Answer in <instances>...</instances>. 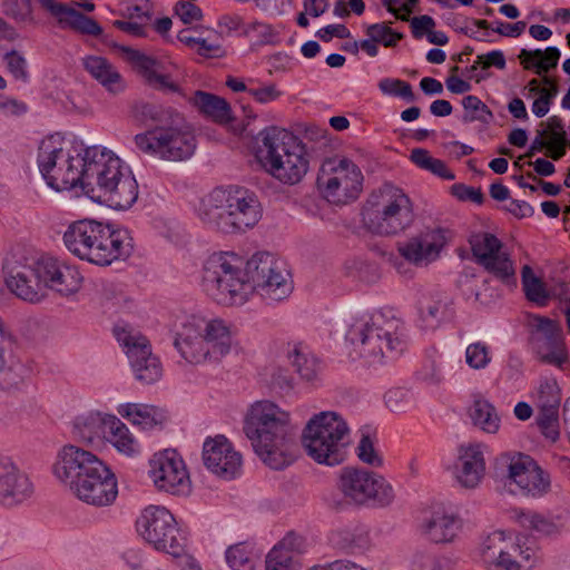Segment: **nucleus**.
<instances>
[{"label":"nucleus","instance_id":"c85d7f7f","mask_svg":"<svg viewBox=\"0 0 570 570\" xmlns=\"http://www.w3.org/2000/svg\"><path fill=\"white\" fill-rule=\"evenodd\" d=\"M202 332L209 352L210 361H219L232 350V334L223 320L206 321L202 318Z\"/></svg>","mask_w":570,"mask_h":570},{"label":"nucleus","instance_id":"bf43d9fd","mask_svg":"<svg viewBox=\"0 0 570 570\" xmlns=\"http://www.w3.org/2000/svg\"><path fill=\"white\" fill-rule=\"evenodd\" d=\"M541 407H559L561 396L556 381H546L539 389Z\"/></svg>","mask_w":570,"mask_h":570},{"label":"nucleus","instance_id":"dca6fc26","mask_svg":"<svg viewBox=\"0 0 570 570\" xmlns=\"http://www.w3.org/2000/svg\"><path fill=\"white\" fill-rule=\"evenodd\" d=\"M135 144L145 154L171 161L190 157L196 147L194 135L174 125L156 126L138 134L135 136Z\"/></svg>","mask_w":570,"mask_h":570},{"label":"nucleus","instance_id":"3c124183","mask_svg":"<svg viewBox=\"0 0 570 570\" xmlns=\"http://www.w3.org/2000/svg\"><path fill=\"white\" fill-rule=\"evenodd\" d=\"M558 407H541L537 417V424L541 433L552 442L559 438Z\"/></svg>","mask_w":570,"mask_h":570},{"label":"nucleus","instance_id":"f3484780","mask_svg":"<svg viewBox=\"0 0 570 570\" xmlns=\"http://www.w3.org/2000/svg\"><path fill=\"white\" fill-rule=\"evenodd\" d=\"M3 272L8 289L18 298L37 304L46 297L40 273V257L12 256L6 259Z\"/></svg>","mask_w":570,"mask_h":570},{"label":"nucleus","instance_id":"f257e3e1","mask_svg":"<svg viewBox=\"0 0 570 570\" xmlns=\"http://www.w3.org/2000/svg\"><path fill=\"white\" fill-rule=\"evenodd\" d=\"M283 263L269 253H256L246 263L234 253L210 255L203 268L204 291L222 305H240L250 293L281 302L292 292Z\"/></svg>","mask_w":570,"mask_h":570},{"label":"nucleus","instance_id":"f704fd0d","mask_svg":"<svg viewBox=\"0 0 570 570\" xmlns=\"http://www.w3.org/2000/svg\"><path fill=\"white\" fill-rule=\"evenodd\" d=\"M119 414L132 424L149 430L161 422L157 407L140 403H126L119 406Z\"/></svg>","mask_w":570,"mask_h":570},{"label":"nucleus","instance_id":"37998d69","mask_svg":"<svg viewBox=\"0 0 570 570\" xmlns=\"http://www.w3.org/2000/svg\"><path fill=\"white\" fill-rule=\"evenodd\" d=\"M2 13L20 24H36L31 0H2Z\"/></svg>","mask_w":570,"mask_h":570},{"label":"nucleus","instance_id":"a211bd4d","mask_svg":"<svg viewBox=\"0 0 570 570\" xmlns=\"http://www.w3.org/2000/svg\"><path fill=\"white\" fill-rule=\"evenodd\" d=\"M114 333L128 357L135 379L145 385L159 381L163 376V365L159 357L153 353L148 338L118 327Z\"/></svg>","mask_w":570,"mask_h":570},{"label":"nucleus","instance_id":"8fccbe9b","mask_svg":"<svg viewBox=\"0 0 570 570\" xmlns=\"http://www.w3.org/2000/svg\"><path fill=\"white\" fill-rule=\"evenodd\" d=\"M490 347L483 342H475L468 345L465 351V362L474 370L485 368L491 362Z\"/></svg>","mask_w":570,"mask_h":570},{"label":"nucleus","instance_id":"4c0bfd02","mask_svg":"<svg viewBox=\"0 0 570 570\" xmlns=\"http://www.w3.org/2000/svg\"><path fill=\"white\" fill-rule=\"evenodd\" d=\"M470 417L475 426L487 433H497L500 429V417L488 400H475L470 407Z\"/></svg>","mask_w":570,"mask_h":570},{"label":"nucleus","instance_id":"a878e982","mask_svg":"<svg viewBox=\"0 0 570 570\" xmlns=\"http://www.w3.org/2000/svg\"><path fill=\"white\" fill-rule=\"evenodd\" d=\"M124 52L127 60L149 87L161 91H179V86L171 81L168 75L160 72L163 65L159 60L131 48H125Z\"/></svg>","mask_w":570,"mask_h":570},{"label":"nucleus","instance_id":"774afa93","mask_svg":"<svg viewBox=\"0 0 570 570\" xmlns=\"http://www.w3.org/2000/svg\"><path fill=\"white\" fill-rule=\"evenodd\" d=\"M351 268H353V271L348 274L361 281L371 282L377 276L376 266L362 261L353 262V266Z\"/></svg>","mask_w":570,"mask_h":570},{"label":"nucleus","instance_id":"c756f323","mask_svg":"<svg viewBox=\"0 0 570 570\" xmlns=\"http://www.w3.org/2000/svg\"><path fill=\"white\" fill-rule=\"evenodd\" d=\"M112 415L101 413H88L77 416L73 422L72 434L83 443H99L107 438V431L110 425L109 419Z\"/></svg>","mask_w":570,"mask_h":570},{"label":"nucleus","instance_id":"20e7f679","mask_svg":"<svg viewBox=\"0 0 570 570\" xmlns=\"http://www.w3.org/2000/svg\"><path fill=\"white\" fill-rule=\"evenodd\" d=\"M60 134L43 138L38 147L37 164L47 185L57 191L80 187L85 193L88 178L86 171L99 155V146L86 147L82 140L73 139L71 149L65 148Z\"/></svg>","mask_w":570,"mask_h":570},{"label":"nucleus","instance_id":"338daca9","mask_svg":"<svg viewBox=\"0 0 570 570\" xmlns=\"http://www.w3.org/2000/svg\"><path fill=\"white\" fill-rule=\"evenodd\" d=\"M316 37L324 42H330L333 37H337L340 39L350 38L351 31L345 24H327L326 27L317 30Z\"/></svg>","mask_w":570,"mask_h":570},{"label":"nucleus","instance_id":"c03bdc74","mask_svg":"<svg viewBox=\"0 0 570 570\" xmlns=\"http://www.w3.org/2000/svg\"><path fill=\"white\" fill-rule=\"evenodd\" d=\"M515 517L524 529L534 530L544 535H551L558 531V527L552 520L537 512L521 510L515 512Z\"/></svg>","mask_w":570,"mask_h":570},{"label":"nucleus","instance_id":"7c9ffc66","mask_svg":"<svg viewBox=\"0 0 570 570\" xmlns=\"http://www.w3.org/2000/svg\"><path fill=\"white\" fill-rule=\"evenodd\" d=\"M365 35L367 38L362 40L361 49L371 58L379 55V45L394 48L404 38L402 32L392 29L386 22L365 26Z\"/></svg>","mask_w":570,"mask_h":570},{"label":"nucleus","instance_id":"bb28decb","mask_svg":"<svg viewBox=\"0 0 570 570\" xmlns=\"http://www.w3.org/2000/svg\"><path fill=\"white\" fill-rule=\"evenodd\" d=\"M83 69L107 91L119 94L126 83L117 68L105 57L87 56L82 59Z\"/></svg>","mask_w":570,"mask_h":570},{"label":"nucleus","instance_id":"de8ad7c7","mask_svg":"<svg viewBox=\"0 0 570 570\" xmlns=\"http://www.w3.org/2000/svg\"><path fill=\"white\" fill-rule=\"evenodd\" d=\"M379 89L383 95L400 97L406 102H414L416 100L412 86L405 80L383 78L379 82Z\"/></svg>","mask_w":570,"mask_h":570},{"label":"nucleus","instance_id":"6e6d98bb","mask_svg":"<svg viewBox=\"0 0 570 570\" xmlns=\"http://www.w3.org/2000/svg\"><path fill=\"white\" fill-rule=\"evenodd\" d=\"M537 465V462L530 455L518 453L512 456L508 465V478L510 480V484H512L517 479L522 478L524 473Z\"/></svg>","mask_w":570,"mask_h":570},{"label":"nucleus","instance_id":"4be33fe9","mask_svg":"<svg viewBox=\"0 0 570 570\" xmlns=\"http://www.w3.org/2000/svg\"><path fill=\"white\" fill-rule=\"evenodd\" d=\"M40 273L43 289L50 288L62 296L72 295L81 287L82 276L78 268L53 256L40 257Z\"/></svg>","mask_w":570,"mask_h":570},{"label":"nucleus","instance_id":"79ce46f5","mask_svg":"<svg viewBox=\"0 0 570 570\" xmlns=\"http://www.w3.org/2000/svg\"><path fill=\"white\" fill-rule=\"evenodd\" d=\"M521 278L525 297L540 306L546 305L549 298L546 286L529 265L522 267Z\"/></svg>","mask_w":570,"mask_h":570},{"label":"nucleus","instance_id":"39448f33","mask_svg":"<svg viewBox=\"0 0 570 570\" xmlns=\"http://www.w3.org/2000/svg\"><path fill=\"white\" fill-rule=\"evenodd\" d=\"M67 249L78 258L99 266L128 258L134 249L130 233L94 219L71 223L63 233Z\"/></svg>","mask_w":570,"mask_h":570},{"label":"nucleus","instance_id":"b1692460","mask_svg":"<svg viewBox=\"0 0 570 570\" xmlns=\"http://www.w3.org/2000/svg\"><path fill=\"white\" fill-rule=\"evenodd\" d=\"M444 245V232L441 228H434L400 243L397 250L407 262L421 265L436 259Z\"/></svg>","mask_w":570,"mask_h":570},{"label":"nucleus","instance_id":"e2e57ef3","mask_svg":"<svg viewBox=\"0 0 570 570\" xmlns=\"http://www.w3.org/2000/svg\"><path fill=\"white\" fill-rule=\"evenodd\" d=\"M266 570H297L291 557L279 554L278 549H272L266 557Z\"/></svg>","mask_w":570,"mask_h":570},{"label":"nucleus","instance_id":"49530a36","mask_svg":"<svg viewBox=\"0 0 570 570\" xmlns=\"http://www.w3.org/2000/svg\"><path fill=\"white\" fill-rule=\"evenodd\" d=\"M448 302L438 298L426 304H421L419 307L420 320L425 328H435L441 320L445 316Z\"/></svg>","mask_w":570,"mask_h":570},{"label":"nucleus","instance_id":"a18cd8bd","mask_svg":"<svg viewBox=\"0 0 570 570\" xmlns=\"http://www.w3.org/2000/svg\"><path fill=\"white\" fill-rule=\"evenodd\" d=\"M462 106L465 110V115L463 116L464 122L480 121L482 124H489L493 118L490 108L476 96L470 95L464 97L462 99Z\"/></svg>","mask_w":570,"mask_h":570},{"label":"nucleus","instance_id":"13d9d810","mask_svg":"<svg viewBox=\"0 0 570 570\" xmlns=\"http://www.w3.org/2000/svg\"><path fill=\"white\" fill-rule=\"evenodd\" d=\"M3 59L8 70L17 80H28L27 61L22 55L17 50H11L4 55Z\"/></svg>","mask_w":570,"mask_h":570},{"label":"nucleus","instance_id":"5701e85b","mask_svg":"<svg viewBox=\"0 0 570 570\" xmlns=\"http://www.w3.org/2000/svg\"><path fill=\"white\" fill-rule=\"evenodd\" d=\"M33 484L11 459L0 456V502L13 507L31 498Z\"/></svg>","mask_w":570,"mask_h":570},{"label":"nucleus","instance_id":"9d476101","mask_svg":"<svg viewBox=\"0 0 570 570\" xmlns=\"http://www.w3.org/2000/svg\"><path fill=\"white\" fill-rule=\"evenodd\" d=\"M307 455L318 464L335 466L346 458L350 429L345 420L333 411L314 414L302 433Z\"/></svg>","mask_w":570,"mask_h":570},{"label":"nucleus","instance_id":"69168bd1","mask_svg":"<svg viewBox=\"0 0 570 570\" xmlns=\"http://www.w3.org/2000/svg\"><path fill=\"white\" fill-rule=\"evenodd\" d=\"M411 32L415 39H421L424 35L435 27V21L431 16L423 14L411 19Z\"/></svg>","mask_w":570,"mask_h":570},{"label":"nucleus","instance_id":"7ed1b4c3","mask_svg":"<svg viewBox=\"0 0 570 570\" xmlns=\"http://www.w3.org/2000/svg\"><path fill=\"white\" fill-rule=\"evenodd\" d=\"M244 433L255 453L273 470L293 463L297 449L296 429L289 414L269 401L255 403L246 415Z\"/></svg>","mask_w":570,"mask_h":570},{"label":"nucleus","instance_id":"473e14b6","mask_svg":"<svg viewBox=\"0 0 570 570\" xmlns=\"http://www.w3.org/2000/svg\"><path fill=\"white\" fill-rule=\"evenodd\" d=\"M560 56L557 47H548L544 51L521 49L518 58L525 70L535 69L537 75H542L557 68Z\"/></svg>","mask_w":570,"mask_h":570},{"label":"nucleus","instance_id":"393cba45","mask_svg":"<svg viewBox=\"0 0 570 570\" xmlns=\"http://www.w3.org/2000/svg\"><path fill=\"white\" fill-rule=\"evenodd\" d=\"M202 327V318L194 316L181 324L174 337L175 348L191 364L210 361Z\"/></svg>","mask_w":570,"mask_h":570},{"label":"nucleus","instance_id":"2f4dec72","mask_svg":"<svg viewBox=\"0 0 570 570\" xmlns=\"http://www.w3.org/2000/svg\"><path fill=\"white\" fill-rule=\"evenodd\" d=\"M423 533L435 543L450 542L459 529L455 515L435 511L422 525Z\"/></svg>","mask_w":570,"mask_h":570},{"label":"nucleus","instance_id":"aec40b11","mask_svg":"<svg viewBox=\"0 0 570 570\" xmlns=\"http://www.w3.org/2000/svg\"><path fill=\"white\" fill-rule=\"evenodd\" d=\"M149 474L156 488L174 495L189 491V476L183 459L175 450H165L150 459Z\"/></svg>","mask_w":570,"mask_h":570},{"label":"nucleus","instance_id":"09e8293b","mask_svg":"<svg viewBox=\"0 0 570 570\" xmlns=\"http://www.w3.org/2000/svg\"><path fill=\"white\" fill-rule=\"evenodd\" d=\"M511 542L507 541L503 531H494L489 534L481 544V554L483 560L488 563L494 561L499 554L503 553L504 549L510 548Z\"/></svg>","mask_w":570,"mask_h":570},{"label":"nucleus","instance_id":"423d86ee","mask_svg":"<svg viewBox=\"0 0 570 570\" xmlns=\"http://www.w3.org/2000/svg\"><path fill=\"white\" fill-rule=\"evenodd\" d=\"M197 216L208 227L232 234L255 226L262 208L257 196L244 187H218L200 199Z\"/></svg>","mask_w":570,"mask_h":570},{"label":"nucleus","instance_id":"a19ab883","mask_svg":"<svg viewBox=\"0 0 570 570\" xmlns=\"http://www.w3.org/2000/svg\"><path fill=\"white\" fill-rule=\"evenodd\" d=\"M59 23L81 35L99 37L102 33V28L95 19L70 7L65 16L59 19Z\"/></svg>","mask_w":570,"mask_h":570},{"label":"nucleus","instance_id":"f8f14e48","mask_svg":"<svg viewBox=\"0 0 570 570\" xmlns=\"http://www.w3.org/2000/svg\"><path fill=\"white\" fill-rule=\"evenodd\" d=\"M336 488L344 503L354 505L389 507L395 499L393 487L384 476L360 468L345 466L340 471ZM337 508L341 501H334Z\"/></svg>","mask_w":570,"mask_h":570},{"label":"nucleus","instance_id":"58836bf2","mask_svg":"<svg viewBox=\"0 0 570 570\" xmlns=\"http://www.w3.org/2000/svg\"><path fill=\"white\" fill-rule=\"evenodd\" d=\"M523 494H530L532 497H541L549 491L550 479L549 474L546 473L539 465L532 468L513 482Z\"/></svg>","mask_w":570,"mask_h":570},{"label":"nucleus","instance_id":"c9c22d12","mask_svg":"<svg viewBox=\"0 0 570 570\" xmlns=\"http://www.w3.org/2000/svg\"><path fill=\"white\" fill-rule=\"evenodd\" d=\"M110 425L107 431V440L118 452L131 456L139 452V445L129 432V429L115 415L109 419Z\"/></svg>","mask_w":570,"mask_h":570},{"label":"nucleus","instance_id":"4468645a","mask_svg":"<svg viewBox=\"0 0 570 570\" xmlns=\"http://www.w3.org/2000/svg\"><path fill=\"white\" fill-rule=\"evenodd\" d=\"M529 345L537 358L563 370L570 356L561 323L539 314H528Z\"/></svg>","mask_w":570,"mask_h":570},{"label":"nucleus","instance_id":"680f3d73","mask_svg":"<svg viewBox=\"0 0 570 570\" xmlns=\"http://www.w3.org/2000/svg\"><path fill=\"white\" fill-rule=\"evenodd\" d=\"M476 63L480 65V69L484 72V70L491 67L503 70L507 66V60L503 51L492 50L488 53L478 55Z\"/></svg>","mask_w":570,"mask_h":570},{"label":"nucleus","instance_id":"ea45409f","mask_svg":"<svg viewBox=\"0 0 570 570\" xmlns=\"http://www.w3.org/2000/svg\"><path fill=\"white\" fill-rule=\"evenodd\" d=\"M225 558L233 570H255L256 568L257 556L253 546L247 542L230 546L225 552Z\"/></svg>","mask_w":570,"mask_h":570},{"label":"nucleus","instance_id":"e433bc0d","mask_svg":"<svg viewBox=\"0 0 570 570\" xmlns=\"http://www.w3.org/2000/svg\"><path fill=\"white\" fill-rule=\"evenodd\" d=\"M291 363L302 380L314 383L318 379L321 370L318 360L307 347L297 345L288 353Z\"/></svg>","mask_w":570,"mask_h":570},{"label":"nucleus","instance_id":"864d4df0","mask_svg":"<svg viewBox=\"0 0 570 570\" xmlns=\"http://www.w3.org/2000/svg\"><path fill=\"white\" fill-rule=\"evenodd\" d=\"M273 549H278L279 554L291 557L293 561L305 550V539L294 532H288Z\"/></svg>","mask_w":570,"mask_h":570},{"label":"nucleus","instance_id":"6ab92c4d","mask_svg":"<svg viewBox=\"0 0 570 570\" xmlns=\"http://www.w3.org/2000/svg\"><path fill=\"white\" fill-rule=\"evenodd\" d=\"M476 264L505 285H515V269L507 254H501V240L490 233L472 234L469 238Z\"/></svg>","mask_w":570,"mask_h":570},{"label":"nucleus","instance_id":"ddd939ff","mask_svg":"<svg viewBox=\"0 0 570 570\" xmlns=\"http://www.w3.org/2000/svg\"><path fill=\"white\" fill-rule=\"evenodd\" d=\"M139 535L155 550L180 558L186 554L187 533L165 507L145 508L136 521Z\"/></svg>","mask_w":570,"mask_h":570},{"label":"nucleus","instance_id":"f03ea898","mask_svg":"<svg viewBox=\"0 0 570 570\" xmlns=\"http://www.w3.org/2000/svg\"><path fill=\"white\" fill-rule=\"evenodd\" d=\"M55 476L80 501L108 507L118 495L117 479L110 468L94 453L65 445L52 465Z\"/></svg>","mask_w":570,"mask_h":570},{"label":"nucleus","instance_id":"6e6552de","mask_svg":"<svg viewBox=\"0 0 570 570\" xmlns=\"http://www.w3.org/2000/svg\"><path fill=\"white\" fill-rule=\"evenodd\" d=\"M256 158L262 167L283 184L295 185L308 171L306 146L291 131L275 126L259 131Z\"/></svg>","mask_w":570,"mask_h":570},{"label":"nucleus","instance_id":"603ef678","mask_svg":"<svg viewBox=\"0 0 570 570\" xmlns=\"http://www.w3.org/2000/svg\"><path fill=\"white\" fill-rule=\"evenodd\" d=\"M357 456L363 462L371 466H382L383 459L374 448V440L370 432H362L361 440L356 448Z\"/></svg>","mask_w":570,"mask_h":570},{"label":"nucleus","instance_id":"0eeeda50","mask_svg":"<svg viewBox=\"0 0 570 570\" xmlns=\"http://www.w3.org/2000/svg\"><path fill=\"white\" fill-rule=\"evenodd\" d=\"M88 181L85 193L90 199L107 203L109 207L126 210L132 207L139 195L138 183L131 170L114 153L99 147V155L86 171Z\"/></svg>","mask_w":570,"mask_h":570},{"label":"nucleus","instance_id":"cd10ccee","mask_svg":"<svg viewBox=\"0 0 570 570\" xmlns=\"http://www.w3.org/2000/svg\"><path fill=\"white\" fill-rule=\"evenodd\" d=\"M485 470L483 452L480 445L461 449L456 465V480L464 488H475Z\"/></svg>","mask_w":570,"mask_h":570},{"label":"nucleus","instance_id":"412c9836","mask_svg":"<svg viewBox=\"0 0 570 570\" xmlns=\"http://www.w3.org/2000/svg\"><path fill=\"white\" fill-rule=\"evenodd\" d=\"M205 466L223 480H234L242 474V454L234 450L225 435L207 438L203 444Z\"/></svg>","mask_w":570,"mask_h":570},{"label":"nucleus","instance_id":"9b49d317","mask_svg":"<svg viewBox=\"0 0 570 570\" xmlns=\"http://www.w3.org/2000/svg\"><path fill=\"white\" fill-rule=\"evenodd\" d=\"M413 204L410 197L391 184L383 185L371 194L363 210L362 220L372 234L396 235L414 222Z\"/></svg>","mask_w":570,"mask_h":570},{"label":"nucleus","instance_id":"052dcab7","mask_svg":"<svg viewBox=\"0 0 570 570\" xmlns=\"http://www.w3.org/2000/svg\"><path fill=\"white\" fill-rule=\"evenodd\" d=\"M451 193L462 202L470 200L478 205H482L484 203V195L481 188H474L459 183L451 186Z\"/></svg>","mask_w":570,"mask_h":570},{"label":"nucleus","instance_id":"1a4fd4ad","mask_svg":"<svg viewBox=\"0 0 570 570\" xmlns=\"http://www.w3.org/2000/svg\"><path fill=\"white\" fill-rule=\"evenodd\" d=\"M404 330V323L400 318L380 311L355 320L346 333V340L360 356L382 358L386 352H403Z\"/></svg>","mask_w":570,"mask_h":570},{"label":"nucleus","instance_id":"0e129e2a","mask_svg":"<svg viewBox=\"0 0 570 570\" xmlns=\"http://www.w3.org/2000/svg\"><path fill=\"white\" fill-rule=\"evenodd\" d=\"M247 92L259 104L274 101L282 95L274 83L258 88H249Z\"/></svg>","mask_w":570,"mask_h":570},{"label":"nucleus","instance_id":"72a5a7b5","mask_svg":"<svg viewBox=\"0 0 570 570\" xmlns=\"http://www.w3.org/2000/svg\"><path fill=\"white\" fill-rule=\"evenodd\" d=\"M193 102L200 112L219 124H227L233 120L229 104L219 96L197 90L194 95Z\"/></svg>","mask_w":570,"mask_h":570},{"label":"nucleus","instance_id":"4d7b16f0","mask_svg":"<svg viewBox=\"0 0 570 570\" xmlns=\"http://www.w3.org/2000/svg\"><path fill=\"white\" fill-rule=\"evenodd\" d=\"M174 12L184 24H190L200 21L204 17L202 9L190 0H180L176 2Z\"/></svg>","mask_w":570,"mask_h":570},{"label":"nucleus","instance_id":"2eb2a0df","mask_svg":"<svg viewBox=\"0 0 570 570\" xmlns=\"http://www.w3.org/2000/svg\"><path fill=\"white\" fill-rule=\"evenodd\" d=\"M362 181L360 168L346 158L325 159L316 179L324 197L336 205L355 200L362 191Z\"/></svg>","mask_w":570,"mask_h":570},{"label":"nucleus","instance_id":"5fc2aeb1","mask_svg":"<svg viewBox=\"0 0 570 570\" xmlns=\"http://www.w3.org/2000/svg\"><path fill=\"white\" fill-rule=\"evenodd\" d=\"M384 401L392 412H403L411 405L412 395L404 387H393L385 393Z\"/></svg>","mask_w":570,"mask_h":570}]
</instances>
